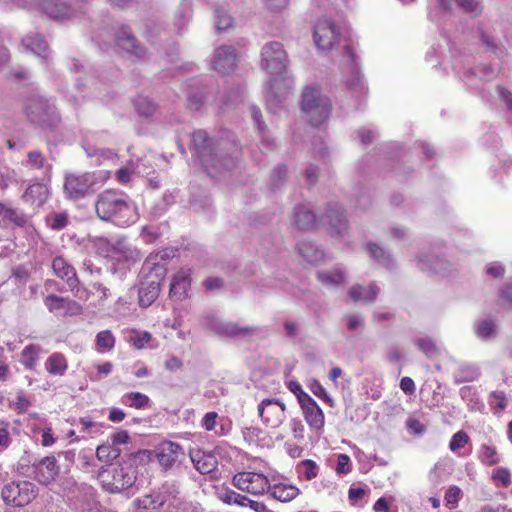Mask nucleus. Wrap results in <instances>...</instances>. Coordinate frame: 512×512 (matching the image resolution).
<instances>
[{
    "label": "nucleus",
    "instance_id": "obj_46",
    "mask_svg": "<svg viewBox=\"0 0 512 512\" xmlns=\"http://www.w3.org/2000/svg\"><path fill=\"white\" fill-rule=\"evenodd\" d=\"M207 100V94L203 89L193 90L188 94L187 107L190 110L198 111Z\"/></svg>",
    "mask_w": 512,
    "mask_h": 512
},
{
    "label": "nucleus",
    "instance_id": "obj_8",
    "mask_svg": "<svg viewBox=\"0 0 512 512\" xmlns=\"http://www.w3.org/2000/svg\"><path fill=\"white\" fill-rule=\"evenodd\" d=\"M37 494V487L29 481H13L6 484L1 492L3 501L16 507L28 505Z\"/></svg>",
    "mask_w": 512,
    "mask_h": 512
},
{
    "label": "nucleus",
    "instance_id": "obj_47",
    "mask_svg": "<svg viewBox=\"0 0 512 512\" xmlns=\"http://www.w3.org/2000/svg\"><path fill=\"white\" fill-rule=\"evenodd\" d=\"M415 344L427 357L434 358L438 355L435 342L429 337H421L415 340Z\"/></svg>",
    "mask_w": 512,
    "mask_h": 512
},
{
    "label": "nucleus",
    "instance_id": "obj_26",
    "mask_svg": "<svg viewBox=\"0 0 512 512\" xmlns=\"http://www.w3.org/2000/svg\"><path fill=\"white\" fill-rule=\"evenodd\" d=\"M417 266L427 273L444 274L448 270L446 261L429 253H420L417 256Z\"/></svg>",
    "mask_w": 512,
    "mask_h": 512
},
{
    "label": "nucleus",
    "instance_id": "obj_22",
    "mask_svg": "<svg viewBox=\"0 0 512 512\" xmlns=\"http://www.w3.org/2000/svg\"><path fill=\"white\" fill-rule=\"evenodd\" d=\"M300 407L307 424L312 429L321 430L324 427L323 411L312 397L300 404Z\"/></svg>",
    "mask_w": 512,
    "mask_h": 512
},
{
    "label": "nucleus",
    "instance_id": "obj_55",
    "mask_svg": "<svg viewBox=\"0 0 512 512\" xmlns=\"http://www.w3.org/2000/svg\"><path fill=\"white\" fill-rule=\"evenodd\" d=\"M44 303L50 312L64 310L65 298L51 294L45 298Z\"/></svg>",
    "mask_w": 512,
    "mask_h": 512
},
{
    "label": "nucleus",
    "instance_id": "obj_11",
    "mask_svg": "<svg viewBox=\"0 0 512 512\" xmlns=\"http://www.w3.org/2000/svg\"><path fill=\"white\" fill-rule=\"evenodd\" d=\"M257 411L263 424L273 429L280 427L286 418V406L279 399H263L258 404Z\"/></svg>",
    "mask_w": 512,
    "mask_h": 512
},
{
    "label": "nucleus",
    "instance_id": "obj_16",
    "mask_svg": "<svg viewBox=\"0 0 512 512\" xmlns=\"http://www.w3.org/2000/svg\"><path fill=\"white\" fill-rule=\"evenodd\" d=\"M322 221L329 226L333 234L344 235L349 229V223L344 215L343 207L338 203L328 205Z\"/></svg>",
    "mask_w": 512,
    "mask_h": 512
},
{
    "label": "nucleus",
    "instance_id": "obj_19",
    "mask_svg": "<svg viewBox=\"0 0 512 512\" xmlns=\"http://www.w3.org/2000/svg\"><path fill=\"white\" fill-rule=\"evenodd\" d=\"M21 164L27 170L39 173L43 178L49 177L52 171V164L38 149L30 150Z\"/></svg>",
    "mask_w": 512,
    "mask_h": 512
},
{
    "label": "nucleus",
    "instance_id": "obj_42",
    "mask_svg": "<svg viewBox=\"0 0 512 512\" xmlns=\"http://www.w3.org/2000/svg\"><path fill=\"white\" fill-rule=\"evenodd\" d=\"M250 115L255 125L257 126L259 132L262 134V143L267 145V149L272 148L274 143L273 140L269 139V137L265 135L266 126L261 120L262 113L260 109L255 105L250 106Z\"/></svg>",
    "mask_w": 512,
    "mask_h": 512
},
{
    "label": "nucleus",
    "instance_id": "obj_56",
    "mask_svg": "<svg viewBox=\"0 0 512 512\" xmlns=\"http://www.w3.org/2000/svg\"><path fill=\"white\" fill-rule=\"evenodd\" d=\"M461 490L457 486H451L445 493V503L450 509L457 506L460 499Z\"/></svg>",
    "mask_w": 512,
    "mask_h": 512
},
{
    "label": "nucleus",
    "instance_id": "obj_48",
    "mask_svg": "<svg viewBox=\"0 0 512 512\" xmlns=\"http://www.w3.org/2000/svg\"><path fill=\"white\" fill-rule=\"evenodd\" d=\"M68 213H53L46 217L47 225L53 230H61L68 225Z\"/></svg>",
    "mask_w": 512,
    "mask_h": 512
},
{
    "label": "nucleus",
    "instance_id": "obj_24",
    "mask_svg": "<svg viewBox=\"0 0 512 512\" xmlns=\"http://www.w3.org/2000/svg\"><path fill=\"white\" fill-rule=\"evenodd\" d=\"M190 272L186 269L178 271L171 282L169 296L177 301H181L187 297L190 287Z\"/></svg>",
    "mask_w": 512,
    "mask_h": 512
},
{
    "label": "nucleus",
    "instance_id": "obj_64",
    "mask_svg": "<svg viewBox=\"0 0 512 512\" xmlns=\"http://www.w3.org/2000/svg\"><path fill=\"white\" fill-rule=\"evenodd\" d=\"M351 464L350 458L346 454H339L337 459L336 471L339 474H346L350 472Z\"/></svg>",
    "mask_w": 512,
    "mask_h": 512
},
{
    "label": "nucleus",
    "instance_id": "obj_50",
    "mask_svg": "<svg viewBox=\"0 0 512 512\" xmlns=\"http://www.w3.org/2000/svg\"><path fill=\"white\" fill-rule=\"evenodd\" d=\"M288 169L284 164L277 165L271 173V186L274 190L279 189L285 182Z\"/></svg>",
    "mask_w": 512,
    "mask_h": 512
},
{
    "label": "nucleus",
    "instance_id": "obj_29",
    "mask_svg": "<svg viewBox=\"0 0 512 512\" xmlns=\"http://www.w3.org/2000/svg\"><path fill=\"white\" fill-rule=\"evenodd\" d=\"M292 221L298 229L309 230L315 225L316 216L306 205L299 204L293 210Z\"/></svg>",
    "mask_w": 512,
    "mask_h": 512
},
{
    "label": "nucleus",
    "instance_id": "obj_38",
    "mask_svg": "<svg viewBox=\"0 0 512 512\" xmlns=\"http://www.w3.org/2000/svg\"><path fill=\"white\" fill-rule=\"evenodd\" d=\"M45 368L50 374L63 375L68 368V363L63 354L53 353L47 358Z\"/></svg>",
    "mask_w": 512,
    "mask_h": 512
},
{
    "label": "nucleus",
    "instance_id": "obj_62",
    "mask_svg": "<svg viewBox=\"0 0 512 512\" xmlns=\"http://www.w3.org/2000/svg\"><path fill=\"white\" fill-rule=\"evenodd\" d=\"M319 174V167L313 164L308 165L304 170V178L309 185H314L317 183Z\"/></svg>",
    "mask_w": 512,
    "mask_h": 512
},
{
    "label": "nucleus",
    "instance_id": "obj_43",
    "mask_svg": "<svg viewBox=\"0 0 512 512\" xmlns=\"http://www.w3.org/2000/svg\"><path fill=\"white\" fill-rule=\"evenodd\" d=\"M123 402L130 407L142 409L149 406L150 399L140 392H129L123 396Z\"/></svg>",
    "mask_w": 512,
    "mask_h": 512
},
{
    "label": "nucleus",
    "instance_id": "obj_2",
    "mask_svg": "<svg viewBox=\"0 0 512 512\" xmlns=\"http://www.w3.org/2000/svg\"><path fill=\"white\" fill-rule=\"evenodd\" d=\"M262 68L270 75L271 79L269 88L265 92L267 108L273 113L286 101L289 95L290 85L288 81L281 77L286 71L288 57L283 45L279 42H269L265 44L261 52Z\"/></svg>",
    "mask_w": 512,
    "mask_h": 512
},
{
    "label": "nucleus",
    "instance_id": "obj_51",
    "mask_svg": "<svg viewBox=\"0 0 512 512\" xmlns=\"http://www.w3.org/2000/svg\"><path fill=\"white\" fill-rule=\"evenodd\" d=\"M216 13V28L218 31H225L232 26L233 19L231 15L224 8H217Z\"/></svg>",
    "mask_w": 512,
    "mask_h": 512
},
{
    "label": "nucleus",
    "instance_id": "obj_36",
    "mask_svg": "<svg viewBox=\"0 0 512 512\" xmlns=\"http://www.w3.org/2000/svg\"><path fill=\"white\" fill-rule=\"evenodd\" d=\"M135 111L140 117H151L158 110V105L153 102L149 97L139 95L133 100Z\"/></svg>",
    "mask_w": 512,
    "mask_h": 512
},
{
    "label": "nucleus",
    "instance_id": "obj_25",
    "mask_svg": "<svg viewBox=\"0 0 512 512\" xmlns=\"http://www.w3.org/2000/svg\"><path fill=\"white\" fill-rule=\"evenodd\" d=\"M22 45L26 50L37 55L40 59L47 62L49 60V47L48 43L44 40L43 36L38 33H32L22 39Z\"/></svg>",
    "mask_w": 512,
    "mask_h": 512
},
{
    "label": "nucleus",
    "instance_id": "obj_59",
    "mask_svg": "<svg viewBox=\"0 0 512 512\" xmlns=\"http://www.w3.org/2000/svg\"><path fill=\"white\" fill-rule=\"evenodd\" d=\"M346 327L349 331H356L365 325L364 318L361 315L350 314L345 316Z\"/></svg>",
    "mask_w": 512,
    "mask_h": 512
},
{
    "label": "nucleus",
    "instance_id": "obj_30",
    "mask_svg": "<svg viewBox=\"0 0 512 512\" xmlns=\"http://www.w3.org/2000/svg\"><path fill=\"white\" fill-rule=\"evenodd\" d=\"M42 9L49 18L54 20L69 18L72 14L70 7L58 0H44Z\"/></svg>",
    "mask_w": 512,
    "mask_h": 512
},
{
    "label": "nucleus",
    "instance_id": "obj_39",
    "mask_svg": "<svg viewBox=\"0 0 512 512\" xmlns=\"http://www.w3.org/2000/svg\"><path fill=\"white\" fill-rule=\"evenodd\" d=\"M166 502V498L161 493H151L137 498L134 503L138 508L157 510Z\"/></svg>",
    "mask_w": 512,
    "mask_h": 512
},
{
    "label": "nucleus",
    "instance_id": "obj_1",
    "mask_svg": "<svg viewBox=\"0 0 512 512\" xmlns=\"http://www.w3.org/2000/svg\"><path fill=\"white\" fill-rule=\"evenodd\" d=\"M192 148L204 170L211 177H217L235 167L240 157V148L229 138L210 139L205 130L192 135Z\"/></svg>",
    "mask_w": 512,
    "mask_h": 512
},
{
    "label": "nucleus",
    "instance_id": "obj_4",
    "mask_svg": "<svg viewBox=\"0 0 512 512\" xmlns=\"http://www.w3.org/2000/svg\"><path fill=\"white\" fill-rule=\"evenodd\" d=\"M158 254L150 255L142 265L138 288V303L141 307H149L159 296L161 281L166 269L157 262Z\"/></svg>",
    "mask_w": 512,
    "mask_h": 512
},
{
    "label": "nucleus",
    "instance_id": "obj_37",
    "mask_svg": "<svg viewBox=\"0 0 512 512\" xmlns=\"http://www.w3.org/2000/svg\"><path fill=\"white\" fill-rule=\"evenodd\" d=\"M272 496L282 502H288L295 499L300 491L297 487L287 484H277L273 487L270 486Z\"/></svg>",
    "mask_w": 512,
    "mask_h": 512
},
{
    "label": "nucleus",
    "instance_id": "obj_34",
    "mask_svg": "<svg viewBox=\"0 0 512 512\" xmlns=\"http://www.w3.org/2000/svg\"><path fill=\"white\" fill-rule=\"evenodd\" d=\"M317 279L327 287H337L343 283L345 272L339 268L332 270H321L316 273Z\"/></svg>",
    "mask_w": 512,
    "mask_h": 512
},
{
    "label": "nucleus",
    "instance_id": "obj_15",
    "mask_svg": "<svg viewBox=\"0 0 512 512\" xmlns=\"http://www.w3.org/2000/svg\"><path fill=\"white\" fill-rule=\"evenodd\" d=\"M117 46L126 53L131 60L145 58L147 51L141 46L128 26H121L116 34Z\"/></svg>",
    "mask_w": 512,
    "mask_h": 512
},
{
    "label": "nucleus",
    "instance_id": "obj_32",
    "mask_svg": "<svg viewBox=\"0 0 512 512\" xmlns=\"http://www.w3.org/2000/svg\"><path fill=\"white\" fill-rule=\"evenodd\" d=\"M0 223H11L16 227L26 228L30 226V216L22 210L5 206L0 217Z\"/></svg>",
    "mask_w": 512,
    "mask_h": 512
},
{
    "label": "nucleus",
    "instance_id": "obj_41",
    "mask_svg": "<svg viewBox=\"0 0 512 512\" xmlns=\"http://www.w3.org/2000/svg\"><path fill=\"white\" fill-rule=\"evenodd\" d=\"M368 251L370 255L378 261L380 264L384 265L387 268H392L394 266V261L391 255L385 251L382 247L375 243H368Z\"/></svg>",
    "mask_w": 512,
    "mask_h": 512
},
{
    "label": "nucleus",
    "instance_id": "obj_52",
    "mask_svg": "<svg viewBox=\"0 0 512 512\" xmlns=\"http://www.w3.org/2000/svg\"><path fill=\"white\" fill-rule=\"evenodd\" d=\"M39 347L35 345L26 346L22 351L25 366L32 368L38 358Z\"/></svg>",
    "mask_w": 512,
    "mask_h": 512
},
{
    "label": "nucleus",
    "instance_id": "obj_54",
    "mask_svg": "<svg viewBox=\"0 0 512 512\" xmlns=\"http://www.w3.org/2000/svg\"><path fill=\"white\" fill-rule=\"evenodd\" d=\"M482 461L487 465H495L499 463L495 447L489 445H482L481 447Z\"/></svg>",
    "mask_w": 512,
    "mask_h": 512
},
{
    "label": "nucleus",
    "instance_id": "obj_40",
    "mask_svg": "<svg viewBox=\"0 0 512 512\" xmlns=\"http://www.w3.org/2000/svg\"><path fill=\"white\" fill-rule=\"evenodd\" d=\"M127 341L136 349H143L153 341L152 335L147 331L132 329L129 331Z\"/></svg>",
    "mask_w": 512,
    "mask_h": 512
},
{
    "label": "nucleus",
    "instance_id": "obj_13",
    "mask_svg": "<svg viewBox=\"0 0 512 512\" xmlns=\"http://www.w3.org/2000/svg\"><path fill=\"white\" fill-rule=\"evenodd\" d=\"M95 184L94 176L90 173L65 175L64 192L69 199L78 200L90 193Z\"/></svg>",
    "mask_w": 512,
    "mask_h": 512
},
{
    "label": "nucleus",
    "instance_id": "obj_45",
    "mask_svg": "<svg viewBox=\"0 0 512 512\" xmlns=\"http://www.w3.org/2000/svg\"><path fill=\"white\" fill-rule=\"evenodd\" d=\"M192 14L191 6L188 2L182 3L179 10L175 14V26L178 30H183L188 24Z\"/></svg>",
    "mask_w": 512,
    "mask_h": 512
},
{
    "label": "nucleus",
    "instance_id": "obj_20",
    "mask_svg": "<svg viewBox=\"0 0 512 512\" xmlns=\"http://www.w3.org/2000/svg\"><path fill=\"white\" fill-rule=\"evenodd\" d=\"M54 456H47L35 465L36 479L47 485L51 483L59 473V467Z\"/></svg>",
    "mask_w": 512,
    "mask_h": 512
},
{
    "label": "nucleus",
    "instance_id": "obj_35",
    "mask_svg": "<svg viewBox=\"0 0 512 512\" xmlns=\"http://www.w3.org/2000/svg\"><path fill=\"white\" fill-rule=\"evenodd\" d=\"M479 376L480 370L477 366L463 363L454 372V382L456 384L470 382L478 379Z\"/></svg>",
    "mask_w": 512,
    "mask_h": 512
},
{
    "label": "nucleus",
    "instance_id": "obj_28",
    "mask_svg": "<svg viewBox=\"0 0 512 512\" xmlns=\"http://www.w3.org/2000/svg\"><path fill=\"white\" fill-rule=\"evenodd\" d=\"M299 255L311 265H319L324 259V251L311 241H301L297 244Z\"/></svg>",
    "mask_w": 512,
    "mask_h": 512
},
{
    "label": "nucleus",
    "instance_id": "obj_49",
    "mask_svg": "<svg viewBox=\"0 0 512 512\" xmlns=\"http://www.w3.org/2000/svg\"><path fill=\"white\" fill-rule=\"evenodd\" d=\"M96 345L98 349L110 351L115 346V337L110 330H104L97 334Z\"/></svg>",
    "mask_w": 512,
    "mask_h": 512
},
{
    "label": "nucleus",
    "instance_id": "obj_61",
    "mask_svg": "<svg viewBox=\"0 0 512 512\" xmlns=\"http://www.w3.org/2000/svg\"><path fill=\"white\" fill-rule=\"evenodd\" d=\"M302 466H303V476L307 479V480H311L313 478H315L318 474V466L316 465V463L312 460H304L302 462Z\"/></svg>",
    "mask_w": 512,
    "mask_h": 512
},
{
    "label": "nucleus",
    "instance_id": "obj_44",
    "mask_svg": "<svg viewBox=\"0 0 512 512\" xmlns=\"http://www.w3.org/2000/svg\"><path fill=\"white\" fill-rule=\"evenodd\" d=\"M120 449L112 445L111 443L102 444L96 449V456L100 461H111L115 460L120 456Z\"/></svg>",
    "mask_w": 512,
    "mask_h": 512
},
{
    "label": "nucleus",
    "instance_id": "obj_12",
    "mask_svg": "<svg viewBox=\"0 0 512 512\" xmlns=\"http://www.w3.org/2000/svg\"><path fill=\"white\" fill-rule=\"evenodd\" d=\"M341 66L350 73L349 78L346 80L347 88L357 96L365 95L367 87L360 73L358 63L356 62V55L350 46L345 47Z\"/></svg>",
    "mask_w": 512,
    "mask_h": 512
},
{
    "label": "nucleus",
    "instance_id": "obj_58",
    "mask_svg": "<svg viewBox=\"0 0 512 512\" xmlns=\"http://www.w3.org/2000/svg\"><path fill=\"white\" fill-rule=\"evenodd\" d=\"M288 389L297 397L299 405L311 398L310 395L303 391L301 384L297 381H290Z\"/></svg>",
    "mask_w": 512,
    "mask_h": 512
},
{
    "label": "nucleus",
    "instance_id": "obj_18",
    "mask_svg": "<svg viewBox=\"0 0 512 512\" xmlns=\"http://www.w3.org/2000/svg\"><path fill=\"white\" fill-rule=\"evenodd\" d=\"M237 64V55L232 46H221L215 50L212 60L213 68L225 74L234 70Z\"/></svg>",
    "mask_w": 512,
    "mask_h": 512
},
{
    "label": "nucleus",
    "instance_id": "obj_3",
    "mask_svg": "<svg viewBox=\"0 0 512 512\" xmlns=\"http://www.w3.org/2000/svg\"><path fill=\"white\" fill-rule=\"evenodd\" d=\"M95 211L101 220L111 221L118 226H127L136 219L132 204L123 194L113 190H106L98 195Z\"/></svg>",
    "mask_w": 512,
    "mask_h": 512
},
{
    "label": "nucleus",
    "instance_id": "obj_6",
    "mask_svg": "<svg viewBox=\"0 0 512 512\" xmlns=\"http://www.w3.org/2000/svg\"><path fill=\"white\" fill-rule=\"evenodd\" d=\"M24 112L30 122L45 128H52L60 122L55 105L47 98L31 94L25 101Z\"/></svg>",
    "mask_w": 512,
    "mask_h": 512
},
{
    "label": "nucleus",
    "instance_id": "obj_33",
    "mask_svg": "<svg viewBox=\"0 0 512 512\" xmlns=\"http://www.w3.org/2000/svg\"><path fill=\"white\" fill-rule=\"evenodd\" d=\"M474 331L478 338L483 341L495 338L498 334V328L495 320L482 319L474 324Z\"/></svg>",
    "mask_w": 512,
    "mask_h": 512
},
{
    "label": "nucleus",
    "instance_id": "obj_5",
    "mask_svg": "<svg viewBox=\"0 0 512 512\" xmlns=\"http://www.w3.org/2000/svg\"><path fill=\"white\" fill-rule=\"evenodd\" d=\"M331 101L316 87H306L302 93L301 109L307 121L318 127L326 122L331 113Z\"/></svg>",
    "mask_w": 512,
    "mask_h": 512
},
{
    "label": "nucleus",
    "instance_id": "obj_17",
    "mask_svg": "<svg viewBox=\"0 0 512 512\" xmlns=\"http://www.w3.org/2000/svg\"><path fill=\"white\" fill-rule=\"evenodd\" d=\"M156 459L160 466L165 470H169L184 456L183 448L175 442L164 441L156 448Z\"/></svg>",
    "mask_w": 512,
    "mask_h": 512
},
{
    "label": "nucleus",
    "instance_id": "obj_23",
    "mask_svg": "<svg viewBox=\"0 0 512 512\" xmlns=\"http://www.w3.org/2000/svg\"><path fill=\"white\" fill-rule=\"evenodd\" d=\"M54 273L65 280L71 291L79 285L75 269L61 256L55 257L52 262Z\"/></svg>",
    "mask_w": 512,
    "mask_h": 512
},
{
    "label": "nucleus",
    "instance_id": "obj_63",
    "mask_svg": "<svg viewBox=\"0 0 512 512\" xmlns=\"http://www.w3.org/2000/svg\"><path fill=\"white\" fill-rule=\"evenodd\" d=\"M218 414L216 412H208L204 415L201 425L206 431H214L217 425Z\"/></svg>",
    "mask_w": 512,
    "mask_h": 512
},
{
    "label": "nucleus",
    "instance_id": "obj_60",
    "mask_svg": "<svg viewBox=\"0 0 512 512\" xmlns=\"http://www.w3.org/2000/svg\"><path fill=\"white\" fill-rule=\"evenodd\" d=\"M223 501L227 504H237L240 506H247V501H249V498H247L246 496L241 495L239 493H236L234 491H228L225 494Z\"/></svg>",
    "mask_w": 512,
    "mask_h": 512
},
{
    "label": "nucleus",
    "instance_id": "obj_14",
    "mask_svg": "<svg viewBox=\"0 0 512 512\" xmlns=\"http://www.w3.org/2000/svg\"><path fill=\"white\" fill-rule=\"evenodd\" d=\"M313 38L319 50H330L339 39V31L333 21L322 18L314 27Z\"/></svg>",
    "mask_w": 512,
    "mask_h": 512
},
{
    "label": "nucleus",
    "instance_id": "obj_21",
    "mask_svg": "<svg viewBox=\"0 0 512 512\" xmlns=\"http://www.w3.org/2000/svg\"><path fill=\"white\" fill-rule=\"evenodd\" d=\"M189 456L192 463L194 464L195 469L200 474H209L215 471L217 468V459L215 455L210 452L197 449L190 451Z\"/></svg>",
    "mask_w": 512,
    "mask_h": 512
},
{
    "label": "nucleus",
    "instance_id": "obj_53",
    "mask_svg": "<svg viewBox=\"0 0 512 512\" xmlns=\"http://www.w3.org/2000/svg\"><path fill=\"white\" fill-rule=\"evenodd\" d=\"M456 4L461 7L464 12L471 13L477 16L481 13L482 7L477 0H454Z\"/></svg>",
    "mask_w": 512,
    "mask_h": 512
},
{
    "label": "nucleus",
    "instance_id": "obj_31",
    "mask_svg": "<svg viewBox=\"0 0 512 512\" xmlns=\"http://www.w3.org/2000/svg\"><path fill=\"white\" fill-rule=\"evenodd\" d=\"M380 291L376 283H371L366 289L361 285H354L349 290V296L354 302L362 301L364 303H373Z\"/></svg>",
    "mask_w": 512,
    "mask_h": 512
},
{
    "label": "nucleus",
    "instance_id": "obj_10",
    "mask_svg": "<svg viewBox=\"0 0 512 512\" xmlns=\"http://www.w3.org/2000/svg\"><path fill=\"white\" fill-rule=\"evenodd\" d=\"M233 485L244 492L253 495H262L270 490L268 478L262 473L243 471L234 475Z\"/></svg>",
    "mask_w": 512,
    "mask_h": 512
},
{
    "label": "nucleus",
    "instance_id": "obj_9",
    "mask_svg": "<svg viewBox=\"0 0 512 512\" xmlns=\"http://www.w3.org/2000/svg\"><path fill=\"white\" fill-rule=\"evenodd\" d=\"M206 329L220 337L237 338L251 336L255 328L251 326H240L238 323L223 321L213 315L204 318Z\"/></svg>",
    "mask_w": 512,
    "mask_h": 512
},
{
    "label": "nucleus",
    "instance_id": "obj_57",
    "mask_svg": "<svg viewBox=\"0 0 512 512\" xmlns=\"http://www.w3.org/2000/svg\"><path fill=\"white\" fill-rule=\"evenodd\" d=\"M469 437L466 432L464 431H458L455 433L449 443V448L451 451H456L462 447L468 442Z\"/></svg>",
    "mask_w": 512,
    "mask_h": 512
},
{
    "label": "nucleus",
    "instance_id": "obj_7",
    "mask_svg": "<svg viewBox=\"0 0 512 512\" xmlns=\"http://www.w3.org/2000/svg\"><path fill=\"white\" fill-rule=\"evenodd\" d=\"M97 478L106 491L115 493L130 488L136 480V473L130 465L103 468L98 472Z\"/></svg>",
    "mask_w": 512,
    "mask_h": 512
},
{
    "label": "nucleus",
    "instance_id": "obj_27",
    "mask_svg": "<svg viewBox=\"0 0 512 512\" xmlns=\"http://www.w3.org/2000/svg\"><path fill=\"white\" fill-rule=\"evenodd\" d=\"M47 197V187L42 183H34L27 187L22 199L25 203L29 204L34 210H36L46 202Z\"/></svg>",
    "mask_w": 512,
    "mask_h": 512
}]
</instances>
